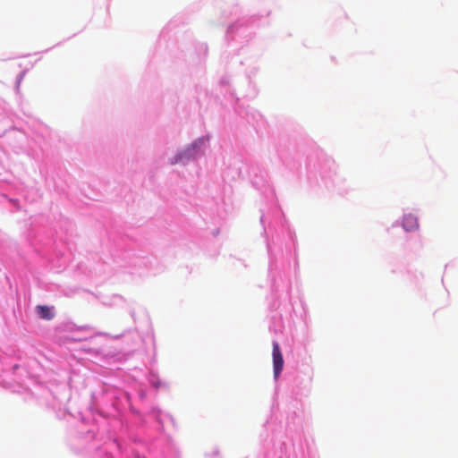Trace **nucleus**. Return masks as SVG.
<instances>
[{"mask_svg": "<svg viewBox=\"0 0 458 458\" xmlns=\"http://www.w3.org/2000/svg\"><path fill=\"white\" fill-rule=\"evenodd\" d=\"M272 356L274 377L277 379L284 368V358L277 342H273Z\"/></svg>", "mask_w": 458, "mask_h": 458, "instance_id": "1", "label": "nucleus"}, {"mask_svg": "<svg viewBox=\"0 0 458 458\" xmlns=\"http://www.w3.org/2000/svg\"><path fill=\"white\" fill-rule=\"evenodd\" d=\"M37 312L39 318L47 320H50L54 318V313L48 306L46 305H38L37 306Z\"/></svg>", "mask_w": 458, "mask_h": 458, "instance_id": "3", "label": "nucleus"}, {"mask_svg": "<svg viewBox=\"0 0 458 458\" xmlns=\"http://www.w3.org/2000/svg\"><path fill=\"white\" fill-rule=\"evenodd\" d=\"M403 227L407 232L418 229L419 223L418 218L412 214H406L403 219Z\"/></svg>", "mask_w": 458, "mask_h": 458, "instance_id": "2", "label": "nucleus"}, {"mask_svg": "<svg viewBox=\"0 0 458 458\" xmlns=\"http://www.w3.org/2000/svg\"><path fill=\"white\" fill-rule=\"evenodd\" d=\"M182 155H179V156H177V157H176V160H175L174 163H176V162L181 161V160H182Z\"/></svg>", "mask_w": 458, "mask_h": 458, "instance_id": "4", "label": "nucleus"}]
</instances>
